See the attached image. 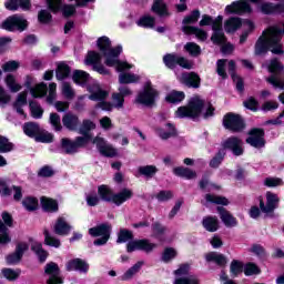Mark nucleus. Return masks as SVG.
Returning <instances> with one entry per match:
<instances>
[{"label": "nucleus", "instance_id": "53", "mask_svg": "<svg viewBox=\"0 0 284 284\" xmlns=\"http://www.w3.org/2000/svg\"><path fill=\"white\" fill-rule=\"evenodd\" d=\"M14 150V144L8 138L0 135V152L6 154Z\"/></svg>", "mask_w": 284, "mask_h": 284}, {"label": "nucleus", "instance_id": "50", "mask_svg": "<svg viewBox=\"0 0 284 284\" xmlns=\"http://www.w3.org/2000/svg\"><path fill=\"white\" fill-rule=\"evenodd\" d=\"M23 132L24 134H27V136H30L32 139L37 136V134H39V124L34 122L24 123Z\"/></svg>", "mask_w": 284, "mask_h": 284}, {"label": "nucleus", "instance_id": "51", "mask_svg": "<svg viewBox=\"0 0 284 284\" xmlns=\"http://www.w3.org/2000/svg\"><path fill=\"white\" fill-rule=\"evenodd\" d=\"M185 99V93L182 91H172L165 98L168 103H181Z\"/></svg>", "mask_w": 284, "mask_h": 284}, {"label": "nucleus", "instance_id": "55", "mask_svg": "<svg viewBox=\"0 0 284 284\" xmlns=\"http://www.w3.org/2000/svg\"><path fill=\"white\" fill-rule=\"evenodd\" d=\"M49 123L55 132H61V130H63V125H61V115L58 113L50 114Z\"/></svg>", "mask_w": 284, "mask_h": 284}, {"label": "nucleus", "instance_id": "64", "mask_svg": "<svg viewBox=\"0 0 284 284\" xmlns=\"http://www.w3.org/2000/svg\"><path fill=\"white\" fill-rule=\"evenodd\" d=\"M173 284H199V280L190 275L189 277L176 278Z\"/></svg>", "mask_w": 284, "mask_h": 284}, {"label": "nucleus", "instance_id": "37", "mask_svg": "<svg viewBox=\"0 0 284 284\" xmlns=\"http://www.w3.org/2000/svg\"><path fill=\"white\" fill-rule=\"evenodd\" d=\"M31 251L38 256L40 263H45L48 260V251L43 250V244L41 242H32Z\"/></svg>", "mask_w": 284, "mask_h": 284}, {"label": "nucleus", "instance_id": "43", "mask_svg": "<svg viewBox=\"0 0 284 284\" xmlns=\"http://www.w3.org/2000/svg\"><path fill=\"white\" fill-rule=\"evenodd\" d=\"M61 148L64 150L65 154H77L79 152V149H77V144L74 141H71L68 138H63L61 140Z\"/></svg>", "mask_w": 284, "mask_h": 284}, {"label": "nucleus", "instance_id": "57", "mask_svg": "<svg viewBox=\"0 0 284 284\" xmlns=\"http://www.w3.org/2000/svg\"><path fill=\"white\" fill-rule=\"evenodd\" d=\"M224 159H225V149H221L215 154V156L210 161V168H213V169L219 168L223 163Z\"/></svg>", "mask_w": 284, "mask_h": 284}, {"label": "nucleus", "instance_id": "20", "mask_svg": "<svg viewBox=\"0 0 284 284\" xmlns=\"http://www.w3.org/2000/svg\"><path fill=\"white\" fill-rule=\"evenodd\" d=\"M225 12L229 14H250L252 13V7L245 1H235L226 6Z\"/></svg>", "mask_w": 284, "mask_h": 284}, {"label": "nucleus", "instance_id": "23", "mask_svg": "<svg viewBox=\"0 0 284 284\" xmlns=\"http://www.w3.org/2000/svg\"><path fill=\"white\" fill-rule=\"evenodd\" d=\"M223 148L225 150H231L234 156H242L243 150V141L236 136H231L226 141L223 142Z\"/></svg>", "mask_w": 284, "mask_h": 284}, {"label": "nucleus", "instance_id": "6", "mask_svg": "<svg viewBox=\"0 0 284 284\" xmlns=\"http://www.w3.org/2000/svg\"><path fill=\"white\" fill-rule=\"evenodd\" d=\"M89 234L95 239L101 236L93 242V245L101 247V245H106L108 241H110L112 225L110 223H102L98 226L89 229Z\"/></svg>", "mask_w": 284, "mask_h": 284}, {"label": "nucleus", "instance_id": "14", "mask_svg": "<svg viewBox=\"0 0 284 284\" xmlns=\"http://www.w3.org/2000/svg\"><path fill=\"white\" fill-rule=\"evenodd\" d=\"M44 274L49 276L47 284H63V277H61V268L59 264L49 262L44 266Z\"/></svg>", "mask_w": 284, "mask_h": 284}, {"label": "nucleus", "instance_id": "4", "mask_svg": "<svg viewBox=\"0 0 284 284\" xmlns=\"http://www.w3.org/2000/svg\"><path fill=\"white\" fill-rule=\"evenodd\" d=\"M159 99V91L152 88V82H145L143 90H141L134 99L135 105H143L144 108H153Z\"/></svg>", "mask_w": 284, "mask_h": 284}, {"label": "nucleus", "instance_id": "19", "mask_svg": "<svg viewBox=\"0 0 284 284\" xmlns=\"http://www.w3.org/2000/svg\"><path fill=\"white\" fill-rule=\"evenodd\" d=\"M30 250V246L26 242H20L16 246L14 253L7 256L8 265H17L23 258V254Z\"/></svg>", "mask_w": 284, "mask_h": 284}, {"label": "nucleus", "instance_id": "17", "mask_svg": "<svg viewBox=\"0 0 284 284\" xmlns=\"http://www.w3.org/2000/svg\"><path fill=\"white\" fill-rule=\"evenodd\" d=\"M47 6L51 12H59L62 10L64 17H72L77 12V7L72 4H64L61 0H47Z\"/></svg>", "mask_w": 284, "mask_h": 284}, {"label": "nucleus", "instance_id": "24", "mask_svg": "<svg viewBox=\"0 0 284 284\" xmlns=\"http://www.w3.org/2000/svg\"><path fill=\"white\" fill-rule=\"evenodd\" d=\"M62 125L69 132H77L81 125V120H79V115L68 112L62 116Z\"/></svg>", "mask_w": 284, "mask_h": 284}, {"label": "nucleus", "instance_id": "62", "mask_svg": "<svg viewBox=\"0 0 284 284\" xmlns=\"http://www.w3.org/2000/svg\"><path fill=\"white\" fill-rule=\"evenodd\" d=\"M10 243V235H8V226L0 220V245Z\"/></svg>", "mask_w": 284, "mask_h": 284}, {"label": "nucleus", "instance_id": "13", "mask_svg": "<svg viewBox=\"0 0 284 284\" xmlns=\"http://www.w3.org/2000/svg\"><path fill=\"white\" fill-rule=\"evenodd\" d=\"M87 65H92V70L99 74H110V71L101 63V53L90 51L85 59Z\"/></svg>", "mask_w": 284, "mask_h": 284}, {"label": "nucleus", "instance_id": "12", "mask_svg": "<svg viewBox=\"0 0 284 284\" xmlns=\"http://www.w3.org/2000/svg\"><path fill=\"white\" fill-rule=\"evenodd\" d=\"M213 34L211 37L212 43L215 45H223L225 43V33L223 32V16H219L215 20H213Z\"/></svg>", "mask_w": 284, "mask_h": 284}, {"label": "nucleus", "instance_id": "32", "mask_svg": "<svg viewBox=\"0 0 284 284\" xmlns=\"http://www.w3.org/2000/svg\"><path fill=\"white\" fill-rule=\"evenodd\" d=\"M145 265V262L139 261L133 266H131L121 277L120 281H132L139 272H141V268Z\"/></svg>", "mask_w": 284, "mask_h": 284}, {"label": "nucleus", "instance_id": "58", "mask_svg": "<svg viewBox=\"0 0 284 284\" xmlns=\"http://www.w3.org/2000/svg\"><path fill=\"white\" fill-rule=\"evenodd\" d=\"M163 61H164V64L166 65V68L174 70V68H176L178 62H179V55L172 54V53L165 54L163 57Z\"/></svg>", "mask_w": 284, "mask_h": 284}, {"label": "nucleus", "instance_id": "25", "mask_svg": "<svg viewBox=\"0 0 284 284\" xmlns=\"http://www.w3.org/2000/svg\"><path fill=\"white\" fill-rule=\"evenodd\" d=\"M53 232L58 236H68V234L72 232V225L68 223V220H65V217L60 216L58 217V220L55 221V224L53 225Z\"/></svg>", "mask_w": 284, "mask_h": 284}, {"label": "nucleus", "instance_id": "34", "mask_svg": "<svg viewBox=\"0 0 284 284\" xmlns=\"http://www.w3.org/2000/svg\"><path fill=\"white\" fill-rule=\"evenodd\" d=\"M72 72V69L68 63L65 62H59L57 70H55V79L58 81H64V79H68L70 77V73Z\"/></svg>", "mask_w": 284, "mask_h": 284}, {"label": "nucleus", "instance_id": "33", "mask_svg": "<svg viewBox=\"0 0 284 284\" xmlns=\"http://www.w3.org/2000/svg\"><path fill=\"white\" fill-rule=\"evenodd\" d=\"M182 31L184 32V34H195L196 39H199L200 41H207V32H205L203 29L184 26L182 27Z\"/></svg>", "mask_w": 284, "mask_h": 284}, {"label": "nucleus", "instance_id": "39", "mask_svg": "<svg viewBox=\"0 0 284 284\" xmlns=\"http://www.w3.org/2000/svg\"><path fill=\"white\" fill-rule=\"evenodd\" d=\"M173 173L175 176H181L182 179H187V181H192V179H196V173L190 168L178 166L173 169Z\"/></svg>", "mask_w": 284, "mask_h": 284}, {"label": "nucleus", "instance_id": "21", "mask_svg": "<svg viewBox=\"0 0 284 284\" xmlns=\"http://www.w3.org/2000/svg\"><path fill=\"white\" fill-rule=\"evenodd\" d=\"M89 99L90 101H100L97 108H100L101 110H105L108 112L112 110V104L110 102H105V99H108V91L98 89L89 95Z\"/></svg>", "mask_w": 284, "mask_h": 284}, {"label": "nucleus", "instance_id": "38", "mask_svg": "<svg viewBox=\"0 0 284 284\" xmlns=\"http://www.w3.org/2000/svg\"><path fill=\"white\" fill-rule=\"evenodd\" d=\"M243 26V22L241 21V18H230L229 20L225 21L224 23V30L227 32V34L234 33L239 28Z\"/></svg>", "mask_w": 284, "mask_h": 284}, {"label": "nucleus", "instance_id": "9", "mask_svg": "<svg viewBox=\"0 0 284 284\" xmlns=\"http://www.w3.org/2000/svg\"><path fill=\"white\" fill-rule=\"evenodd\" d=\"M156 247V244L151 243L148 239L142 240H133L128 242L126 244V252L129 254H132V252H145L146 254H150V252H153Z\"/></svg>", "mask_w": 284, "mask_h": 284}, {"label": "nucleus", "instance_id": "5", "mask_svg": "<svg viewBox=\"0 0 284 284\" xmlns=\"http://www.w3.org/2000/svg\"><path fill=\"white\" fill-rule=\"evenodd\" d=\"M267 70L271 72V77L266 78L267 83L273 88L284 90V79L281 74H284V68L278 59H272L267 64Z\"/></svg>", "mask_w": 284, "mask_h": 284}, {"label": "nucleus", "instance_id": "30", "mask_svg": "<svg viewBox=\"0 0 284 284\" xmlns=\"http://www.w3.org/2000/svg\"><path fill=\"white\" fill-rule=\"evenodd\" d=\"M4 6L7 10L11 11H17L19 8L22 10H30V8H32L30 0H9Z\"/></svg>", "mask_w": 284, "mask_h": 284}, {"label": "nucleus", "instance_id": "47", "mask_svg": "<svg viewBox=\"0 0 284 284\" xmlns=\"http://www.w3.org/2000/svg\"><path fill=\"white\" fill-rule=\"evenodd\" d=\"M41 205L45 212H57L59 210V204L52 199L41 197Z\"/></svg>", "mask_w": 284, "mask_h": 284}, {"label": "nucleus", "instance_id": "29", "mask_svg": "<svg viewBox=\"0 0 284 284\" xmlns=\"http://www.w3.org/2000/svg\"><path fill=\"white\" fill-rule=\"evenodd\" d=\"M155 132L162 141H168V139H172L176 136V128H174V124L172 123H166L165 129L163 128H156Z\"/></svg>", "mask_w": 284, "mask_h": 284}, {"label": "nucleus", "instance_id": "45", "mask_svg": "<svg viewBox=\"0 0 284 284\" xmlns=\"http://www.w3.org/2000/svg\"><path fill=\"white\" fill-rule=\"evenodd\" d=\"M95 129L97 124H94V122L91 120H83L82 124L79 126V134H82V136H90V131Z\"/></svg>", "mask_w": 284, "mask_h": 284}, {"label": "nucleus", "instance_id": "18", "mask_svg": "<svg viewBox=\"0 0 284 284\" xmlns=\"http://www.w3.org/2000/svg\"><path fill=\"white\" fill-rule=\"evenodd\" d=\"M278 195L272 192L266 193V205L263 200H260V209L263 214H272L278 207Z\"/></svg>", "mask_w": 284, "mask_h": 284}, {"label": "nucleus", "instance_id": "42", "mask_svg": "<svg viewBox=\"0 0 284 284\" xmlns=\"http://www.w3.org/2000/svg\"><path fill=\"white\" fill-rule=\"evenodd\" d=\"M141 81V77L134 73H120L119 74V83L121 85H126L130 83H139Z\"/></svg>", "mask_w": 284, "mask_h": 284}, {"label": "nucleus", "instance_id": "3", "mask_svg": "<svg viewBox=\"0 0 284 284\" xmlns=\"http://www.w3.org/2000/svg\"><path fill=\"white\" fill-rule=\"evenodd\" d=\"M98 194L101 201L114 203V205H123L125 201H130L134 196V193L130 189H123L121 192L114 194L108 185H100L98 187Z\"/></svg>", "mask_w": 284, "mask_h": 284}, {"label": "nucleus", "instance_id": "60", "mask_svg": "<svg viewBox=\"0 0 284 284\" xmlns=\"http://www.w3.org/2000/svg\"><path fill=\"white\" fill-rule=\"evenodd\" d=\"M22 205L29 212H34V210H37V207H39V201L37 200V197H26L22 201Z\"/></svg>", "mask_w": 284, "mask_h": 284}, {"label": "nucleus", "instance_id": "1", "mask_svg": "<svg viewBox=\"0 0 284 284\" xmlns=\"http://www.w3.org/2000/svg\"><path fill=\"white\" fill-rule=\"evenodd\" d=\"M97 45L105 58L104 63L108 65V68H115L118 72H123L132 68V65H130L128 62H121V60H119L121 52H123V47L116 45L115 48H112V41H110V38L105 36L99 38Z\"/></svg>", "mask_w": 284, "mask_h": 284}, {"label": "nucleus", "instance_id": "40", "mask_svg": "<svg viewBox=\"0 0 284 284\" xmlns=\"http://www.w3.org/2000/svg\"><path fill=\"white\" fill-rule=\"evenodd\" d=\"M202 225L206 232H216L219 230V219L216 216H206L202 220Z\"/></svg>", "mask_w": 284, "mask_h": 284}, {"label": "nucleus", "instance_id": "52", "mask_svg": "<svg viewBox=\"0 0 284 284\" xmlns=\"http://www.w3.org/2000/svg\"><path fill=\"white\" fill-rule=\"evenodd\" d=\"M30 112L33 119H41L43 116V108H41V104L36 101H31L29 103Z\"/></svg>", "mask_w": 284, "mask_h": 284}, {"label": "nucleus", "instance_id": "48", "mask_svg": "<svg viewBox=\"0 0 284 284\" xmlns=\"http://www.w3.org/2000/svg\"><path fill=\"white\" fill-rule=\"evenodd\" d=\"M154 23H156V19L152 16H143L136 21V26L139 28H154Z\"/></svg>", "mask_w": 284, "mask_h": 284}, {"label": "nucleus", "instance_id": "31", "mask_svg": "<svg viewBox=\"0 0 284 284\" xmlns=\"http://www.w3.org/2000/svg\"><path fill=\"white\" fill-rule=\"evenodd\" d=\"M207 263H216L219 267H225L227 265V257L217 252H210L205 255Z\"/></svg>", "mask_w": 284, "mask_h": 284}, {"label": "nucleus", "instance_id": "59", "mask_svg": "<svg viewBox=\"0 0 284 284\" xmlns=\"http://www.w3.org/2000/svg\"><path fill=\"white\" fill-rule=\"evenodd\" d=\"M7 87L9 88L10 92H19L21 90V84L17 83L14 75L8 74L6 78Z\"/></svg>", "mask_w": 284, "mask_h": 284}, {"label": "nucleus", "instance_id": "8", "mask_svg": "<svg viewBox=\"0 0 284 284\" xmlns=\"http://www.w3.org/2000/svg\"><path fill=\"white\" fill-rule=\"evenodd\" d=\"M2 28L9 32H23L28 28V20L23 16L14 14L7 18L2 23Z\"/></svg>", "mask_w": 284, "mask_h": 284}, {"label": "nucleus", "instance_id": "36", "mask_svg": "<svg viewBox=\"0 0 284 284\" xmlns=\"http://www.w3.org/2000/svg\"><path fill=\"white\" fill-rule=\"evenodd\" d=\"M23 105H28V93L26 92L19 93L16 102L13 103L14 110L21 116H26V112L23 111Z\"/></svg>", "mask_w": 284, "mask_h": 284}, {"label": "nucleus", "instance_id": "35", "mask_svg": "<svg viewBox=\"0 0 284 284\" xmlns=\"http://www.w3.org/2000/svg\"><path fill=\"white\" fill-rule=\"evenodd\" d=\"M159 168L156 165H142L138 168V176H144V179H154Z\"/></svg>", "mask_w": 284, "mask_h": 284}, {"label": "nucleus", "instance_id": "63", "mask_svg": "<svg viewBox=\"0 0 284 284\" xmlns=\"http://www.w3.org/2000/svg\"><path fill=\"white\" fill-rule=\"evenodd\" d=\"M184 50H186L191 57H199L201 54V47L194 42H187Z\"/></svg>", "mask_w": 284, "mask_h": 284}, {"label": "nucleus", "instance_id": "26", "mask_svg": "<svg viewBox=\"0 0 284 284\" xmlns=\"http://www.w3.org/2000/svg\"><path fill=\"white\" fill-rule=\"evenodd\" d=\"M151 12L161 19H166L171 14L168 3H165L163 0H154L151 7Z\"/></svg>", "mask_w": 284, "mask_h": 284}, {"label": "nucleus", "instance_id": "27", "mask_svg": "<svg viewBox=\"0 0 284 284\" xmlns=\"http://www.w3.org/2000/svg\"><path fill=\"white\" fill-rule=\"evenodd\" d=\"M181 81L186 88H201V77L194 72L182 73Z\"/></svg>", "mask_w": 284, "mask_h": 284}, {"label": "nucleus", "instance_id": "10", "mask_svg": "<svg viewBox=\"0 0 284 284\" xmlns=\"http://www.w3.org/2000/svg\"><path fill=\"white\" fill-rule=\"evenodd\" d=\"M246 143L256 150L265 148V130L258 128L251 129Z\"/></svg>", "mask_w": 284, "mask_h": 284}, {"label": "nucleus", "instance_id": "49", "mask_svg": "<svg viewBox=\"0 0 284 284\" xmlns=\"http://www.w3.org/2000/svg\"><path fill=\"white\" fill-rule=\"evenodd\" d=\"M134 240V234L132 231L128 229H121L120 232L118 233V240L116 243H130V241Z\"/></svg>", "mask_w": 284, "mask_h": 284}, {"label": "nucleus", "instance_id": "41", "mask_svg": "<svg viewBox=\"0 0 284 284\" xmlns=\"http://www.w3.org/2000/svg\"><path fill=\"white\" fill-rule=\"evenodd\" d=\"M44 235V245H48L49 247H61V240H59L57 236H54L48 229H44L43 231Z\"/></svg>", "mask_w": 284, "mask_h": 284}, {"label": "nucleus", "instance_id": "28", "mask_svg": "<svg viewBox=\"0 0 284 284\" xmlns=\"http://www.w3.org/2000/svg\"><path fill=\"white\" fill-rule=\"evenodd\" d=\"M217 212L220 214V219L222 223H224L225 227H236L239 225V221L236 217L230 214L227 210L223 206H217Z\"/></svg>", "mask_w": 284, "mask_h": 284}, {"label": "nucleus", "instance_id": "7", "mask_svg": "<svg viewBox=\"0 0 284 284\" xmlns=\"http://www.w3.org/2000/svg\"><path fill=\"white\" fill-rule=\"evenodd\" d=\"M223 125L225 130H230L231 132H243V130H245V121H243V118L232 112L224 115Z\"/></svg>", "mask_w": 284, "mask_h": 284}, {"label": "nucleus", "instance_id": "44", "mask_svg": "<svg viewBox=\"0 0 284 284\" xmlns=\"http://www.w3.org/2000/svg\"><path fill=\"white\" fill-rule=\"evenodd\" d=\"M73 81L78 85H85V83H88V81H90V74L87 73L85 71L75 70L73 72Z\"/></svg>", "mask_w": 284, "mask_h": 284}, {"label": "nucleus", "instance_id": "11", "mask_svg": "<svg viewBox=\"0 0 284 284\" xmlns=\"http://www.w3.org/2000/svg\"><path fill=\"white\" fill-rule=\"evenodd\" d=\"M251 3L260 7L263 14H283L284 12V2L274 4L272 2H264L263 0H248Z\"/></svg>", "mask_w": 284, "mask_h": 284}, {"label": "nucleus", "instance_id": "61", "mask_svg": "<svg viewBox=\"0 0 284 284\" xmlns=\"http://www.w3.org/2000/svg\"><path fill=\"white\" fill-rule=\"evenodd\" d=\"M248 252H251V254H254L258 258H265V256H267V252L265 251V247H263V245L261 244H253L250 247Z\"/></svg>", "mask_w": 284, "mask_h": 284}, {"label": "nucleus", "instance_id": "54", "mask_svg": "<svg viewBox=\"0 0 284 284\" xmlns=\"http://www.w3.org/2000/svg\"><path fill=\"white\" fill-rule=\"evenodd\" d=\"M153 232V239H158V241H161V236L165 234V231L168 230L163 224L160 222H154L151 226Z\"/></svg>", "mask_w": 284, "mask_h": 284}, {"label": "nucleus", "instance_id": "2", "mask_svg": "<svg viewBox=\"0 0 284 284\" xmlns=\"http://www.w3.org/2000/svg\"><path fill=\"white\" fill-rule=\"evenodd\" d=\"M176 114L180 119H199L201 114H203V119H210V116H214V108L200 98H192L187 106L178 109Z\"/></svg>", "mask_w": 284, "mask_h": 284}, {"label": "nucleus", "instance_id": "46", "mask_svg": "<svg viewBox=\"0 0 284 284\" xmlns=\"http://www.w3.org/2000/svg\"><path fill=\"white\" fill-rule=\"evenodd\" d=\"M244 31L240 37V43L243 44L247 41V37H250V34H252V32H254V22H252L251 20H245L244 23Z\"/></svg>", "mask_w": 284, "mask_h": 284}, {"label": "nucleus", "instance_id": "15", "mask_svg": "<svg viewBox=\"0 0 284 284\" xmlns=\"http://www.w3.org/2000/svg\"><path fill=\"white\" fill-rule=\"evenodd\" d=\"M93 144L97 146L98 152H100L102 156H106L109 159L116 156V149H114L112 144L108 143L105 139L97 136L93 139Z\"/></svg>", "mask_w": 284, "mask_h": 284}, {"label": "nucleus", "instance_id": "16", "mask_svg": "<svg viewBox=\"0 0 284 284\" xmlns=\"http://www.w3.org/2000/svg\"><path fill=\"white\" fill-rule=\"evenodd\" d=\"M32 77L27 75L24 85L30 91V94L33 97V99H42V97H45V94H48V84L41 82L36 87H32Z\"/></svg>", "mask_w": 284, "mask_h": 284}, {"label": "nucleus", "instance_id": "56", "mask_svg": "<svg viewBox=\"0 0 284 284\" xmlns=\"http://www.w3.org/2000/svg\"><path fill=\"white\" fill-rule=\"evenodd\" d=\"M205 200L207 203H215V205H230V201L226 197L206 194Z\"/></svg>", "mask_w": 284, "mask_h": 284}, {"label": "nucleus", "instance_id": "22", "mask_svg": "<svg viewBox=\"0 0 284 284\" xmlns=\"http://www.w3.org/2000/svg\"><path fill=\"white\" fill-rule=\"evenodd\" d=\"M67 272H80V274H88L90 264L82 258H73L65 264Z\"/></svg>", "mask_w": 284, "mask_h": 284}]
</instances>
